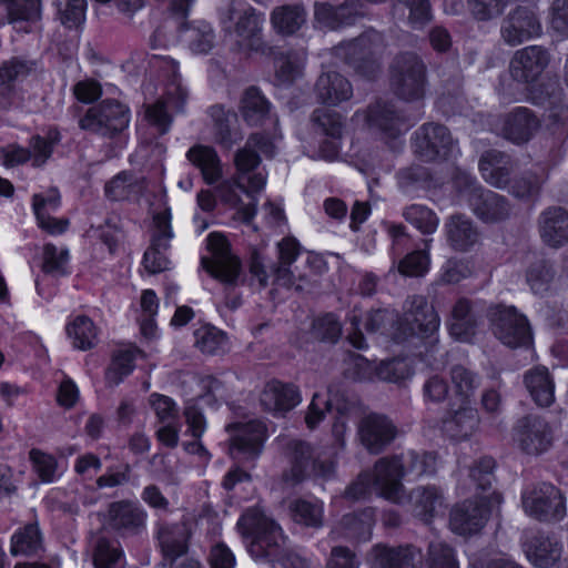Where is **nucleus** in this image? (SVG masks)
<instances>
[{
  "label": "nucleus",
  "mask_w": 568,
  "mask_h": 568,
  "mask_svg": "<svg viewBox=\"0 0 568 568\" xmlns=\"http://www.w3.org/2000/svg\"><path fill=\"white\" fill-rule=\"evenodd\" d=\"M237 529L244 538H251L248 552L255 559L277 562L282 568H295L301 558L286 547L282 528L260 508L246 509L237 521Z\"/></svg>",
  "instance_id": "1"
},
{
  "label": "nucleus",
  "mask_w": 568,
  "mask_h": 568,
  "mask_svg": "<svg viewBox=\"0 0 568 568\" xmlns=\"http://www.w3.org/2000/svg\"><path fill=\"white\" fill-rule=\"evenodd\" d=\"M436 473V455L429 452L409 450L376 462V484L384 498L402 505L405 500L403 478L418 479Z\"/></svg>",
  "instance_id": "2"
},
{
  "label": "nucleus",
  "mask_w": 568,
  "mask_h": 568,
  "mask_svg": "<svg viewBox=\"0 0 568 568\" xmlns=\"http://www.w3.org/2000/svg\"><path fill=\"white\" fill-rule=\"evenodd\" d=\"M455 184L470 211L481 222L494 224L510 217L513 213L510 201L505 195L485 189L476 178L459 173Z\"/></svg>",
  "instance_id": "3"
},
{
  "label": "nucleus",
  "mask_w": 568,
  "mask_h": 568,
  "mask_svg": "<svg viewBox=\"0 0 568 568\" xmlns=\"http://www.w3.org/2000/svg\"><path fill=\"white\" fill-rule=\"evenodd\" d=\"M389 81L394 93L405 101L424 97L427 83V67L415 52L397 54L389 68Z\"/></svg>",
  "instance_id": "4"
},
{
  "label": "nucleus",
  "mask_w": 568,
  "mask_h": 568,
  "mask_svg": "<svg viewBox=\"0 0 568 568\" xmlns=\"http://www.w3.org/2000/svg\"><path fill=\"white\" fill-rule=\"evenodd\" d=\"M385 49L382 33L368 30L358 38L334 48L335 55L345 60L354 70L371 79L379 71V60Z\"/></svg>",
  "instance_id": "5"
},
{
  "label": "nucleus",
  "mask_w": 568,
  "mask_h": 568,
  "mask_svg": "<svg viewBox=\"0 0 568 568\" xmlns=\"http://www.w3.org/2000/svg\"><path fill=\"white\" fill-rule=\"evenodd\" d=\"M284 453L291 465V477L300 483L307 477L329 479L335 471L334 463L323 459L322 455L311 443L292 438L284 444Z\"/></svg>",
  "instance_id": "6"
},
{
  "label": "nucleus",
  "mask_w": 568,
  "mask_h": 568,
  "mask_svg": "<svg viewBox=\"0 0 568 568\" xmlns=\"http://www.w3.org/2000/svg\"><path fill=\"white\" fill-rule=\"evenodd\" d=\"M172 75L165 87L162 99L152 104L145 105V120L156 129L160 134H165L172 124V115L169 110L175 113H183L189 98L187 90L182 85L178 74V63L172 61L169 65Z\"/></svg>",
  "instance_id": "7"
},
{
  "label": "nucleus",
  "mask_w": 568,
  "mask_h": 568,
  "mask_svg": "<svg viewBox=\"0 0 568 568\" xmlns=\"http://www.w3.org/2000/svg\"><path fill=\"white\" fill-rule=\"evenodd\" d=\"M525 513L541 523H557L566 516V501L559 488L539 483L527 488L521 496Z\"/></svg>",
  "instance_id": "8"
},
{
  "label": "nucleus",
  "mask_w": 568,
  "mask_h": 568,
  "mask_svg": "<svg viewBox=\"0 0 568 568\" xmlns=\"http://www.w3.org/2000/svg\"><path fill=\"white\" fill-rule=\"evenodd\" d=\"M488 318L494 335L506 346L516 348L531 343L532 334L528 320L514 306H491Z\"/></svg>",
  "instance_id": "9"
},
{
  "label": "nucleus",
  "mask_w": 568,
  "mask_h": 568,
  "mask_svg": "<svg viewBox=\"0 0 568 568\" xmlns=\"http://www.w3.org/2000/svg\"><path fill=\"white\" fill-rule=\"evenodd\" d=\"M129 122L130 109L126 105L116 100H103L87 111L79 125L82 130L113 138L126 129Z\"/></svg>",
  "instance_id": "10"
},
{
  "label": "nucleus",
  "mask_w": 568,
  "mask_h": 568,
  "mask_svg": "<svg viewBox=\"0 0 568 568\" xmlns=\"http://www.w3.org/2000/svg\"><path fill=\"white\" fill-rule=\"evenodd\" d=\"M414 153L425 162L447 160L458 152L457 142L449 130L439 123H425L413 138Z\"/></svg>",
  "instance_id": "11"
},
{
  "label": "nucleus",
  "mask_w": 568,
  "mask_h": 568,
  "mask_svg": "<svg viewBox=\"0 0 568 568\" xmlns=\"http://www.w3.org/2000/svg\"><path fill=\"white\" fill-rule=\"evenodd\" d=\"M503 497L499 493L481 496L478 500H465L450 513L452 529L459 535L479 531L495 508H499Z\"/></svg>",
  "instance_id": "12"
},
{
  "label": "nucleus",
  "mask_w": 568,
  "mask_h": 568,
  "mask_svg": "<svg viewBox=\"0 0 568 568\" xmlns=\"http://www.w3.org/2000/svg\"><path fill=\"white\" fill-rule=\"evenodd\" d=\"M221 21L225 30H229L231 28L229 23L234 21V34L239 48L255 52L264 51L265 44L262 40L264 18L256 13L253 8L241 11L235 8L233 1L226 13L222 16Z\"/></svg>",
  "instance_id": "13"
},
{
  "label": "nucleus",
  "mask_w": 568,
  "mask_h": 568,
  "mask_svg": "<svg viewBox=\"0 0 568 568\" xmlns=\"http://www.w3.org/2000/svg\"><path fill=\"white\" fill-rule=\"evenodd\" d=\"M207 248L213 260L202 257L203 268L214 278L227 285H234L241 271L240 260L230 252V244L220 233H211L207 237Z\"/></svg>",
  "instance_id": "14"
},
{
  "label": "nucleus",
  "mask_w": 568,
  "mask_h": 568,
  "mask_svg": "<svg viewBox=\"0 0 568 568\" xmlns=\"http://www.w3.org/2000/svg\"><path fill=\"white\" fill-rule=\"evenodd\" d=\"M148 513L131 500L112 501L103 515V526L121 537L140 535L146 527Z\"/></svg>",
  "instance_id": "15"
},
{
  "label": "nucleus",
  "mask_w": 568,
  "mask_h": 568,
  "mask_svg": "<svg viewBox=\"0 0 568 568\" xmlns=\"http://www.w3.org/2000/svg\"><path fill=\"white\" fill-rule=\"evenodd\" d=\"M227 428L235 429L232 437L231 455L237 462H254L263 450L266 438V427L260 420L235 423Z\"/></svg>",
  "instance_id": "16"
},
{
  "label": "nucleus",
  "mask_w": 568,
  "mask_h": 568,
  "mask_svg": "<svg viewBox=\"0 0 568 568\" xmlns=\"http://www.w3.org/2000/svg\"><path fill=\"white\" fill-rule=\"evenodd\" d=\"M551 61L545 47L528 45L517 50L509 63L511 78L520 83H532L539 79Z\"/></svg>",
  "instance_id": "17"
},
{
  "label": "nucleus",
  "mask_w": 568,
  "mask_h": 568,
  "mask_svg": "<svg viewBox=\"0 0 568 568\" xmlns=\"http://www.w3.org/2000/svg\"><path fill=\"white\" fill-rule=\"evenodd\" d=\"M357 434L371 454H379L394 442L397 427L386 415L371 413L358 422Z\"/></svg>",
  "instance_id": "18"
},
{
  "label": "nucleus",
  "mask_w": 568,
  "mask_h": 568,
  "mask_svg": "<svg viewBox=\"0 0 568 568\" xmlns=\"http://www.w3.org/2000/svg\"><path fill=\"white\" fill-rule=\"evenodd\" d=\"M541 34V23L535 12L526 7L513 9L501 21L500 37L510 45H519Z\"/></svg>",
  "instance_id": "19"
},
{
  "label": "nucleus",
  "mask_w": 568,
  "mask_h": 568,
  "mask_svg": "<svg viewBox=\"0 0 568 568\" xmlns=\"http://www.w3.org/2000/svg\"><path fill=\"white\" fill-rule=\"evenodd\" d=\"M328 400L332 403V412H334V422L332 434L339 446L345 444V434L349 430V422L361 420L364 409L359 400L341 390L334 385L328 387Z\"/></svg>",
  "instance_id": "20"
},
{
  "label": "nucleus",
  "mask_w": 568,
  "mask_h": 568,
  "mask_svg": "<svg viewBox=\"0 0 568 568\" xmlns=\"http://www.w3.org/2000/svg\"><path fill=\"white\" fill-rule=\"evenodd\" d=\"M518 443L528 455H540L554 443V430L540 415L529 414L517 423Z\"/></svg>",
  "instance_id": "21"
},
{
  "label": "nucleus",
  "mask_w": 568,
  "mask_h": 568,
  "mask_svg": "<svg viewBox=\"0 0 568 568\" xmlns=\"http://www.w3.org/2000/svg\"><path fill=\"white\" fill-rule=\"evenodd\" d=\"M420 562L422 552L412 545L389 547L377 544L367 554L369 568H417Z\"/></svg>",
  "instance_id": "22"
},
{
  "label": "nucleus",
  "mask_w": 568,
  "mask_h": 568,
  "mask_svg": "<svg viewBox=\"0 0 568 568\" xmlns=\"http://www.w3.org/2000/svg\"><path fill=\"white\" fill-rule=\"evenodd\" d=\"M404 322L413 335L433 336L439 327V316L422 295L408 297L405 302Z\"/></svg>",
  "instance_id": "23"
},
{
  "label": "nucleus",
  "mask_w": 568,
  "mask_h": 568,
  "mask_svg": "<svg viewBox=\"0 0 568 568\" xmlns=\"http://www.w3.org/2000/svg\"><path fill=\"white\" fill-rule=\"evenodd\" d=\"M363 116L368 126L377 129L387 136L396 138L405 129L404 116L395 109L394 104L377 101L371 104L366 111H357L354 118Z\"/></svg>",
  "instance_id": "24"
},
{
  "label": "nucleus",
  "mask_w": 568,
  "mask_h": 568,
  "mask_svg": "<svg viewBox=\"0 0 568 568\" xmlns=\"http://www.w3.org/2000/svg\"><path fill=\"white\" fill-rule=\"evenodd\" d=\"M212 122L213 141L225 150H231L243 135L237 125V114L223 104H214L207 109Z\"/></svg>",
  "instance_id": "25"
},
{
  "label": "nucleus",
  "mask_w": 568,
  "mask_h": 568,
  "mask_svg": "<svg viewBox=\"0 0 568 568\" xmlns=\"http://www.w3.org/2000/svg\"><path fill=\"white\" fill-rule=\"evenodd\" d=\"M361 16H363V3L361 0H345L337 7L327 2H315L314 4L315 21L331 30L351 26Z\"/></svg>",
  "instance_id": "26"
},
{
  "label": "nucleus",
  "mask_w": 568,
  "mask_h": 568,
  "mask_svg": "<svg viewBox=\"0 0 568 568\" xmlns=\"http://www.w3.org/2000/svg\"><path fill=\"white\" fill-rule=\"evenodd\" d=\"M447 243L456 252H468L480 241V231L467 215L456 213L444 224Z\"/></svg>",
  "instance_id": "27"
},
{
  "label": "nucleus",
  "mask_w": 568,
  "mask_h": 568,
  "mask_svg": "<svg viewBox=\"0 0 568 568\" xmlns=\"http://www.w3.org/2000/svg\"><path fill=\"white\" fill-rule=\"evenodd\" d=\"M538 231L542 242L550 247L568 243V211L561 206H549L538 216Z\"/></svg>",
  "instance_id": "28"
},
{
  "label": "nucleus",
  "mask_w": 568,
  "mask_h": 568,
  "mask_svg": "<svg viewBox=\"0 0 568 568\" xmlns=\"http://www.w3.org/2000/svg\"><path fill=\"white\" fill-rule=\"evenodd\" d=\"M479 172L486 183L496 189H506L514 172L511 158L498 150L484 152L478 163Z\"/></svg>",
  "instance_id": "29"
},
{
  "label": "nucleus",
  "mask_w": 568,
  "mask_h": 568,
  "mask_svg": "<svg viewBox=\"0 0 568 568\" xmlns=\"http://www.w3.org/2000/svg\"><path fill=\"white\" fill-rule=\"evenodd\" d=\"M61 203L60 193L52 187L32 196V206L40 229L49 234H61L68 227V220L51 216Z\"/></svg>",
  "instance_id": "30"
},
{
  "label": "nucleus",
  "mask_w": 568,
  "mask_h": 568,
  "mask_svg": "<svg viewBox=\"0 0 568 568\" xmlns=\"http://www.w3.org/2000/svg\"><path fill=\"white\" fill-rule=\"evenodd\" d=\"M300 402L298 389L292 384H284L278 381L268 382L260 395L263 409L275 415L285 414Z\"/></svg>",
  "instance_id": "31"
},
{
  "label": "nucleus",
  "mask_w": 568,
  "mask_h": 568,
  "mask_svg": "<svg viewBox=\"0 0 568 568\" xmlns=\"http://www.w3.org/2000/svg\"><path fill=\"white\" fill-rule=\"evenodd\" d=\"M539 126L540 120L530 109L518 106L505 115L503 134L507 140L520 144L529 141Z\"/></svg>",
  "instance_id": "32"
},
{
  "label": "nucleus",
  "mask_w": 568,
  "mask_h": 568,
  "mask_svg": "<svg viewBox=\"0 0 568 568\" xmlns=\"http://www.w3.org/2000/svg\"><path fill=\"white\" fill-rule=\"evenodd\" d=\"M234 163L237 171V185L241 187L242 192L253 197L254 193H257L264 189L266 176L261 172L247 178V186L243 183L245 176L255 170L261 163V158L256 151H254L245 143L242 149L236 151Z\"/></svg>",
  "instance_id": "33"
},
{
  "label": "nucleus",
  "mask_w": 568,
  "mask_h": 568,
  "mask_svg": "<svg viewBox=\"0 0 568 568\" xmlns=\"http://www.w3.org/2000/svg\"><path fill=\"white\" fill-rule=\"evenodd\" d=\"M156 537L163 557L173 561L186 554L191 529L184 521L163 524L159 527Z\"/></svg>",
  "instance_id": "34"
},
{
  "label": "nucleus",
  "mask_w": 568,
  "mask_h": 568,
  "mask_svg": "<svg viewBox=\"0 0 568 568\" xmlns=\"http://www.w3.org/2000/svg\"><path fill=\"white\" fill-rule=\"evenodd\" d=\"M524 384L534 403L549 407L555 402V381L546 366L537 365L524 374Z\"/></svg>",
  "instance_id": "35"
},
{
  "label": "nucleus",
  "mask_w": 568,
  "mask_h": 568,
  "mask_svg": "<svg viewBox=\"0 0 568 568\" xmlns=\"http://www.w3.org/2000/svg\"><path fill=\"white\" fill-rule=\"evenodd\" d=\"M450 404L449 416L444 420L445 430L454 438L464 439L469 437L479 423L477 409L470 406V402Z\"/></svg>",
  "instance_id": "36"
},
{
  "label": "nucleus",
  "mask_w": 568,
  "mask_h": 568,
  "mask_svg": "<svg viewBox=\"0 0 568 568\" xmlns=\"http://www.w3.org/2000/svg\"><path fill=\"white\" fill-rule=\"evenodd\" d=\"M315 92L322 103L336 105L348 100L353 94V89L346 78L335 71H329L320 75L315 84Z\"/></svg>",
  "instance_id": "37"
},
{
  "label": "nucleus",
  "mask_w": 568,
  "mask_h": 568,
  "mask_svg": "<svg viewBox=\"0 0 568 568\" xmlns=\"http://www.w3.org/2000/svg\"><path fill=\"white\" fill-rule=\"evenodd\" d=\"M527 558L537 567L546 568L554 565L561 556L562 547L552 537L538 532L524 545Z\"/></svg>",
  "instance_id": "38"
},
{
  "label": "nucleus",
  "mask_w": 568,
  "mask_h": 568,
  "mask_svg": "<svg viewBox=\"0 0 568 568\" xmlns=\"http://www.w3.org/2000/svg\"><path fill=\"white\" fill-rule=\"evenodd\" d=\"M272 105L256 87L247 88L240 101V113L251 126L263 125L272 119Z\"/></svg>",
  "instance_id": "39"
},
{
  "label": "nucleus",
  "mask_w": 568,
  "mask_h": 568,
  "mask_svg": "<svg viewBox=\"0 0 568 568\" xmlns=\"http://www.w3.org/2000/svg\"><path fill=\"white\" fill-rule=\"evenodd\" d=\"M478 316L473 302L460 297L452 310L449 323L450 335L462 342H467L475 334Z\"/></svg>",
  "instance_id": "40"
},
{
  "label": "nucleus",
  "mask_w": 568,
  "mask_h": 568,
  "mask_svg": "<svg viewBox=\"0 0 568 568\" xmlns=\"http://www.w3.org/2000/svg\"><path fill=\"white\" fill-rule=\"evenodd\" d=\"M412 505L414 515L423 521L428 523L436 514L437 508L443 505V494L436 486H418L405 495V500Z\"/></svg>",
  "instance_id": "41"
},
{
  "label": "nucleus",
  "mask_w": 568,
  "mask_h": 568,
  "mask_svg": "<svg viewBox=\"0 0 568 568\" xmlns=\"http://www.w3.org/2000/svg\"><path fill=\"white\" fill-rule=\"evenodd\" d=\"M186 159L201 171L207 184H214L222 178L221 160L212 146L196 144L186 152Z\"/></svg>",
  "instance_id": "42"
},
{
  "label": "nucleus",
  "mask_w": 568,
  "mask_h": 568,
  "mask_svg": "<svg viewBox=\"0 0 568 568\" xmlns=\"http://www.w3.org/2000/svg\"><path fill=\"white\" fill-rule=\"evenodd\" d=\"M372 527V511L349 513L341 518L332 534L347 539L367 540L371 537Z\"/></svg>",
  "instance_id": "43"
},
{
  "label": "nucleus",
  "mask_w": 568,
  "mask_h": 568,
  "mask_svg": "<svg viewBox=\"0 0 568 568\" xmlns=\"http://www.w3.org/2000/svg\"><path fill=\"white\" fill-rule=\"evenodd\" d=\"M89 547L95 568H113L122 557L119 541L106 537L103 530L91 534Z\"/></svg>",
  "instance_id": "44"
},
{
  "label": "nucleus",
  "mask_w": 568,
  "mask_h": 568,
  "mask_svg": "<svg viewBox=\"0 0 568 568\" xmlns=\"http://www.w3.org/2000/svg\"><path fill=\"white\" fill-rule=\"evenodd\" d=\"M291 519L303 527L318 529L324 523V505L318 499L296 498L288 505Z\"/></svg>",
  "instance_id": "45"
},
{
  "label": "nucleus",
  "mask_w": 568,
  "mask_h": 568,
  "mask_svg": "<svg viewBox=\"0 0 568 568\" xmlns=\"http://www.w3.org/2000/svg\"><path fill=\"white\" fill-rule=\"evenodd\" d=\"M547 173L544 168L527 170L520 175L510 180L509 193L521 201L535 200L539 196L542 184L547 180Z\"/></svg>",
  "instance_id": "46"
},
{
  "label": "nucleus",
  "mask_w": 568,
  "mask_h": 568,
  "mask_svg": "<svg viewBox=\"0 0 568 568\" xmlns=\"http://www.w3.org/2000/svg\"><path fill=\"white\" fill-rule=\"evenodd\" d=\"M144 191V180L129 172H120L105 184L104 192L112 201L139 200Z\"/></svg>",
  "instance_id": "47"
},
{
  "label": "nucleus",
  "mask_w": 568,
  "mask_h": 568,
  "mask_svg": "<svg viewBox=\"0 0 568 568\" xmlns=\"http://www.w3.org/2000/svg\"><path fill=\"white\" fill-rule=\"evenodd\" d=\"M278 264L272 268L274 283L280 286L291 287L293 285V273L290 270L292 263L300 253V244L293 237H285L277 244Z\"/></svg>",
  "instance_id": "48"
},
{
  "label": "nucleus",
  "mask_w": 568,
  "mask_h": 568,
  "mask_svg": "<svg viewBox=\"0 0 568 568\" xmlns=\"http://www.w3.org/2000/svg\"><path fill=\"white\" fill-rule=\"evenodd\" d=\"M32 69L27 61L12 59L0 67V108L8 109L14 92V81L26 77Z\"/></svg>",
  "instance_id": "49"
},
{
  "label": "nucleus",
  "mask_w": 568,
  "mask_h": 568,
  "mask_svg": "<svg viewBox=\"0 0 568 568\" xmlns=\"http://www.w3.org/2000/svg\"><path fill=\"white\" fill-rule=\"evenodd\" d=\"M554 264L545 258H537L531 262L526 271V281L531 291L537 295L547 293L556 277Z\"/></svg>",
  "instance_id": "50"
},
{
  "label": "nucleus",
  "mask_w": 568,
  "mask_h": 568,
  "mask_svg": "<svg viewBox=\"0 0 568 568\" xmlns=\"http://www.w3.org/2000/svg\"><path fill=\"white\" fill-rule=\"evenodd\" d=\"M305 17V10L301 6H282L273 10L271 22L278 33L290 36L303 26Z\"/></svg>",
  "instance_id": "51"
},
{
  "label": "nucleus",
  "mask_w": 568,
  "mask_h": 568,
  "mask_svg": "<svg viewBox=\"0 0 568 568\" xmlns=\"http://www.w3.org/2000/svg\"><path fill=\"white\" fill-rule=\"evenodd\" d=\"M450 379L454 393L459 402H470L476 389L480 386L479 375L462 364L452 366Z\"/></svg>",
  "instance_id": "52"
},
{
  "label": "nucleus",
  "mask_w": 568,
  "mask_h": 568,
  "mask_svg": "<svg viewBox=\"0 0 568 568\" xmlns=\"http://www.w3.org/2000/svg\"><path fill=\"white\" fill-rule=\"evenodd\" d=\"M42 550L41 532L36 524H28L11 538L10 551L13 556H34Z\"/></svg>",
  "instance_id": "53"
},
{
  "label": "nucleus",
  "mask_w": 568,
  "mask_h": 568,
  "mask_svg": "<svg viewBox=\"0 0 568 568\" xmlns=\"http://www.w3.org/2000/svg\"><path fill=\"white\" fill-rule=\"evenodd\" d=\"M67 334L78 349L87 351L97 344V328L93 322L84 315L78 316L67 326Z\"/></svg>",
  "instance_id": "54"
},
{
  "label": "nucleus",
  "mask_w": 568,
  "mask_h": 568,
  "mask_svg": "<svg viewBox=\"0 0 568 568\" xmlns=\"http://www.w3.org/2000/svg\"><path fill=\"white\" fill-rule=\"evenodd\" d=\"M305 61L304 51H287L276 58V78L281 83L291 84L301 75Z\"/></svg>",
  "instance_id": "55"
},
{
  "label": "nucleus",
  "mask_w": 568,
  "mask_h": 568,
  "mask_svg": "<svg viewBox=\"0 0 568 568\" xmlns=\"http://www.w3.org/2000/svg\"><path fill=\"white\" fill-rule=\"evenodd\" d=\"M311 120L314 126L327 138L342 139L344 121L338 112L325 108L316 109L312 113Z\"/></svg>",
  "instance_id": "56"
},
{
  "label": "nucleus",
  "mask_w": 568,
  "mask_h": 568,
  "mask_svg": "<svg viewBox=\"0 0 568 568\" xmlns=\"http://www.w3.org/2000/svg\"><path fill=\"white\" fill-rule=\"evenodd\" d=\"M403 217L423 234L434 233L439 224L436 213L422 204H412L403 211Z\"/></svg>",
  "instance_id": "57"
},
{
  "label": "nucleus",
  "mask_w": 568,
  "mask_h": 568,
  "mask_svg": "<svg viewBox=\"0 0 568 568\" xmlns=\"http://www.w3.org/2000/svg\"><path fill=\"white\" fill-rule=\"evenodd\" d=\"M195 345L205 354L216 355L225 351L227 337L214 326H203L195 331Z\"/></svg>",
  "instance_id": "58"
},
{
  "label": "nucleus",
  "mask_w": 568,
  "mask_h": 568,
  "mask_svg": "<svg viewBox=\"0 0 568 568\" xmlns=\"http://www.w3.org/2000/svg\"><path fill=\"white\" fill-rule=\"evenodd\" d=\"M60 141V133L57 130L49 131L47 136L33 135L29 141L28 149L31 151V163L40 168L50 159L53 148Z\"/></svg>",
  "instance_id": "59"
},
{
  "label": "nucleus",
  "mask_w": 568,
  "mask_h": 568,
  "mask_svg": "<svg viewBox=\"0 0 568 568\" xmlns=\"http://www.w3.org/2000/svg\"><path fill=\"white\" fill-rule=\"evenodd\" d=\"M58 18L67 28H75L84 22L85 0H57Z\"/></svg>",
  "instance_id": "60"
},
{
  "label": "nucleus",
  "mask_w": 568,
  "mask_h": 568,
  "mask_svg": "<svg viewBox=\"0 0 568 568\" xmlns=\"http://www.w3.org/2000/svg\"><path fill=\"white\" fill-rule=\"evenodd\" d=\"M312 333L322 342L336 343L342 334V324L333 313H326L313 321Z\"/></svg>",
  "instance_id": "61"
},
{
  "label": "nucleus",
  "mask_w": 568,
  "mask_h": 568,
  "mask_svg": "<svg viewBox=\"0 0 568 568\" xmlns=\"http://www.w3.org/2000/svg\"><path fill=\"white\" fill-rule=\"evenodd\" d=\"M495 460L491 457H483L469 467L468 477L476 490L485 493L495 480Z\"/></svg>",
  "instance_id": "62"
},
{
  "label": "nucleus",
  "mask_w": 568,
  "mask_h": 568,
  "mask_svg": "<svg viewBox=\"0 0 568 568\" xmlns=\"http://www.w3.org/2000/svg\"><path fill=\"white\" fill-rule=\"evenodd\" d=\"M33 470L43 483H52L57 477L58 462L54 456L38 448L29 452Z\"/></svg>",
  "instance_id": "63"
},
{
  "label": "nucleus",
  "mask_w": 568,
  "mask_h": 568,
  "mask_svg": "<svg viewBox=\"0 0 568 568\" xmlns=\"http://www.w3.org/2000/svg\"><path fill=\"white\" fill-rule=\"evenodd\" d=\"M428 566L429 568H458L453 549L442 541L429 544Z\"/></svg>",
  "instance_id": "64"
}]
</instances>
